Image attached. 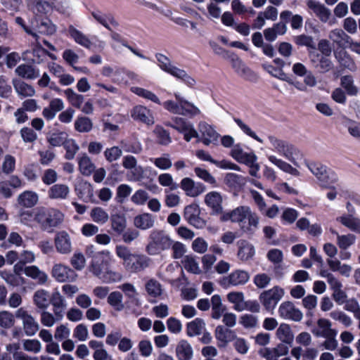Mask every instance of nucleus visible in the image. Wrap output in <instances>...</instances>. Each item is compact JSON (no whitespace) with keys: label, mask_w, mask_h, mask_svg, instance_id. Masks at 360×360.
I'll use <instances>...</instances> for the list:
<instances>
[{"label":"nucleus","mask_w":360,"mask_h":360,"mask_svg":"<svg viewBox=\"0 0 360 360\" xmlns=\"http://www.w3.org/2000/svg\"><path fill=\"white\" fill-rule=\"evenodd\" d=\"M289 347L283 343H279L276 347H265L259 351L260 355L266 360H278L280 356L288 354Z\"/></svg>","instance_id":"9b49d317"},{"label":"nucleus","mask_w":360,"mask_h":360,"mask_svg":"<svg viewBox=\"0 0 360 360\" xmlns=\"http://www.w3.org/2000/svg\"><path fill=\"white\" fill-rule=\"evenodd\" d=\"M150 238L151 241L146 246V252L150 255L168 250L172 245V240L169 236L161 231L152 232Z\"/></svg>","instance_id":"7ed1b4c3"},{"label":"nucleus","mask_w":360,"mask_h":360,"mask_svg":"<svg viewBox=\"0 0 360 360\" xmlns=\"http://www.w3.org/2000/svg\"><path fill=\"white\" fill-rule=\"evenodd\" d=\"M232 217L233 222L238 223L245 233L252 234L258 227L259 218L248 206H239L233 210Z\"/></svg>","instance_id":"f257e3e1"},{"label":"nucleus","mask_w":360,"mask_h":360,"mask_svg":"<svg viewBox=\"0 0 360 360\" xmlns=\"http://www.w3.org/2000/svg\"><path fill=\"white\" fill-rule=\"evenodd\" d=\"M70 263L76 270L80 271L85 266L86 259L82 253L77 252L72 255Z\"/></svg>","instance_id":"774afa93"},{"label":"nucleus","mask_w":360,"mask_h":360,"mask_svg":"<svg viewBox=\"0 0 360 360\" xmlns=\"http://www.w3.org/2000/svg\"><path fill=\"white\" fill-rule=\"evenodd\" d=\"M284 290L279 286L264 290L259 295V300L264 309L272 311L284 295Z\"/></svg>","instance_id":"20e7f679"},{"label":"nucleus","mask_w":360,"mask_h":360,"mask_svg":"<svg viewBox=\"0 0 360 360\" xmlns=\"http://www.w3.org/2000/svg\"><path fill=\"white\" fill-rule=\"evenodd\" d=\"M276 338L284 345L291 344L294 340V334L290 325L287 323H281L278 326L276 332Z\"/></svg>","instance_id":"a878e982"},{"label":"nucleus","mask_w":360,"mask_h":360,"mask_svg":"<svg viewBox=\"0 0 360 360\" xmlns=\"http://www.w3.org/2000/svg\"><path fill=\"white\" fill-rule=\"evenodd\" d=\"M62 319H58L55 314H51L46 309L43 310L40 314L41 323L46 327H52L56 321L61 320Z\"/></svg>","instance_id":"e2e57ef3"},{"label":"nucleus","mask_w":360,"mask_h":360,"mask_svg":"<svg viewBox=\"0 0 360 360\" xmlns=\"http://www.w3.org/2000/svg\"><path fill=\"white\" fill-rule=\"evenodd\" d=\"M319 330H314L313 333L317 337L326 338L332 334L337 333V330L332 328L331 322L326 319H319L317 321Z\"/></svg>","instance_id":"cd10ccee"},{"label":"nucleus","mask_w":360,"mask_h":360,"mask_svg":"<svg viewBox=\"0 0 360 360\" xmlns=\"http://www.w3.org/2000/svg\"><path fill=\"white\" fill-rule=\"evenodd\" d=\"M232 68L240 77L250 79L255 76L254 72L236 55L229 56Z\"/></svg>","instance_id":"f3484780"},{"label":"nucleus","mask_w":360,"mask_h":360,"mask_svg":"<svg viewBox=\"0 0 360 360\" xmlns=\"http://www.w3.org/2000/svg\"><path fill=\"white\" fill-rule=\"evenodd\" d=\"M131 91L139 96H142L146 99L150 100L155 103H160L158 97L150 91L140 87H133L131 88Z\"/></svg>","instance_id":"052dcab7"},{"label":"nucleus","mask_w":360,"mask_h":360,"mask_svg":"<svg viewBox=\"0 0 360 360\" xmlns=\"http://www.w3.org/2000/svg\"><path fill=\"white\" fill-rule=\"evenodd\" d=\"M205 323L201 319H195L187 324V335L189 337L199 335L205 330Z\"/></svg>","instance_id":"a19ab883"},{"label":"nucleus","mask_w":360,"mask_h":360,"mask_svg":"<svg viewBox=\"0 0 360 360\" xmlns=\"http://www.w3.org/2000/svg\"><path fill=\"white\" fill-rule=\"evenodd\" d=\"M174 97L176 101H179L181 102V115L192 117L201 113V110L198 106H196L194 103L184 99L179 94H174Z\"/></svg>","instance_id":"a211bd4d"},{"label":"nucleus","mask_w":360,"mask_h":360,"mask_svg":"<svg viewBox=\"0 0 360 360\" xmlns=\"http://www.w3.org/2000/svg\"><path fill=\"white\" fill-rule=\"evenodd\" d=\"M79 198L84 199L85 201H92L94 198V188L92 185L84 181L78 185L76 188Z\"/></svg>","instance_id":"ea45409f"},{"label":"nucleus","mask_w":360,"mask_h":360,"mask_svg":"<svg viewBox=\"0 0 360 360\" xmlns=\"http://www.w3.org/2000/svg\"><path fill=\"white\" fill-rule=\"evenodd\" d=\"M64 214L57 209H48L44 207L36 208L34 221L44 231H48L62 224Z\"/></svg>","instance_id":"f03ea898"},{"label":"nucleus","mask_w":360,"mask_h":360,"mask_svg":"<svg viewBox=\"0 0 360 360\" xmlns=\"http://www.w3.org/2000/svg\"><path fill=\"white\" fill-rule=\"evenodd\" d=\"M70 194V188L63 184H57L52 186L48 195L52 200H65Z\"/></svg>","instance_id":"393cba45"},{"label":"nucleus","mask_w":360,"mask_h":360,"mask_svg":"<svg viewBox=\"0 0 360 360\" xmlns=\"http://www.w3.org/2000/svg\"><path fill=\"white\" fill-rule=\"evenodd\" d=\"M93 253V251L89 252V255L92 257L90 271H91L95 276H99L103 271L102 263H101L98 260L99 254Z\"/></svg>","instance_id":"0e129e2a"},{"label":"nucleus","mask_w":360,"mask_h":360,"mask_svg":"<svg viewBox=\"0 0 360 360\" xmlns=\"http://www.w3.org/2000/svg\"><path fill=\"white\" fill-rule=\"evenodd\" d=\"M134 120L141 122L147 125L154 124V118L150 110L142 105H137L131 111Z\"/></svg>","instance_id":"dca6fc26"},{"label":"nucleus","mask_w":360,"mask_h":360,"mask_svg":"<svg viewBox=\"0 0 360 360\" xmlns=\"http://www.w3.org/2000/svg\"><path fill=\"white\" fill-rule=\"evenodd\" d=\"M307 4L321 21L326 22L329 20L331 15L330 11L325 6L314 0H309Z\"/></svg>","instance_id":"5701e85b"},{"label":"nucleus","mask_w":360,"mask_h":360,"mask_svg":"<svg viewBox=\"0 0 360 360\" xmlns=\"http://www.w3.org/2000/svg\"><path fill=\"white\" fill-rule=\"evenodd\" d=\"M50 303L53 308V313L58 319H63L64 310L66 307V304L63 297L58 291L52 293L51 296L49 295Z\"/></svg>","instance_id":"412c9836"},{"label":"nucleus","mask_w":360,"mask_h":360,"mask_svg":"<svg viewBox=\"0 0 360 360\" xmlns=\"http://www.w3.org/2000/svg\"><path fill=\"white\" fill-rule=\"evenodd\" d=\"M33 302L38 309H46L50 304L49 292L44 289L37 290L34 293Z\"/></svg>","instance_id":"c756f323"},{"label":"nucleus","mask_w":360,"mask_h":360,"mask_svg":"<svg viewBox=\"0 0 360 360\" xmlns=\"http://www.w3.org/2000/svg\"><path fill=\"white\" fill-rule=\"evenodd\" d=\"M15 72L20 77L26 79H34L39 75L38 70H36L32 66L28 65H20L16 70Z\"/></svg>","instance_id":"49530a36"},{"label":"nucleus","mask_w":360,"mask_h":360,"mask_svg":"<svg viewBox=\"0 0 360 360\" xmlns=\"http://www.w3.org/2000/svg\"><path fill=\"white\" fill-rule=\"evenodd\" d=\"M181 188L185 191L186 195L192 198L200 195L205 191V187L202 184H195L193 179L188 177L181 180Z\"/></svg>","instance_id":"f8f14e48"},{"label":"nucleus","mask_w":360,"mask_h":360,"mask_svg":"<svg viewBox=\"0 0 360 360\" xmlns=\"http://www.w3.org/2000/svg\"><path fill=\"white\" fill-rule=\"evenodd\" d=\"M31 23L32 27L42 34L52 35L56 31V25L49 19L42 20L38 23V20L35 18Z\"/></svg>","instance_id":"b1692460"},{"label":"nucleus","mask_w":360,"mask_h":360,"mask_svg":"<svg viewBox=\"0 0 360 360\" xmlns=\"http://www.w3.org/2000/svg\"><path fill=\"white\" fill-rule=\"evenodd\" d=\"M54 246L61 255H69L72 251V241L70 234L66 231H59L54 236Z\"/></svg>","instance_id":"0eeeda50"},{"label":"nucleus","mask_w":360,"mask_h":360,"mask_svg":"<svg viewBox=\"0 0 360 360\" xmlns=\"http://www.w3.org/2000/svg\"><path fill=\"white\" fill-rule=\"evenodd\" d=\"M122 295L121 292L115 291L108 297V302L111 305L115 310L122 311L124 308V305L122 302Z\"/></svg>","instance_id":"5fc2aeb1"},{"label":"nucleus","mask_w":360,"mask_h":360,"mask_svg":"<svg viewBox=\"0 0 360 360\" xmlns=\"http://www.w3.org/2000/svg\"><path fill=\"white\" fill-rule=\"evenodd\" d=\"M150 160L153 162L155 167L162 170L169 169L172 165V160L168 154H165L163 156L158 157Z\"/></svg>","instance_id":"680f3d73"},{"label":"nucleus","mask_w":360,"mask_h":360,"mask_svg":"<svg viewBox=\"0 0 360 360\" xmlns=\"http://www.w3.org/2000/svg\"><path fill=\"white\" fill-rule=\"evenodd\" d=\"M115 252L117 256L123 260V265L126 269L128 264L131 262L135 254L131 253L129 249L124 245H117Z\"/></svg>","instance_id":"864d4df0"},{"label":"nucleus","mask_w":360,"mask_h":360,"mask_svg":"<svg viewBox=\"0 0 360 360\" xmlns=\"http://www.w3.org/2000/svg\"><path fill=\"white\" fill-rule=\"evenodd\" d=\"M175 355L177 360H191L193 349L191 343L186 340H180L175 348Z\"/></svg>","instance_id":"4468645a"},{"label":"nucleus","mask_w":360,"mask_h":360,"mask_svg":"<svg viewBox=\"0 0 360 360\" xmlns=\"http://www.w3.org/2000/svg\"><path fill=\"white\" fill-rule=\"evenodd\" d=\"M250 279V274L245 270L238 269L233 271L227 276H224L220 281L222 286L229 287L230 285H244Z\"/></svg>","instance_id":"1a4fd4ad"},{"label":"nucleus","mask_w":360,"mask_h":360,"mask_svg":"<svg viewBox=\"0 0 360 360\" xmlns=\"http://www.w3.org/2000/svg\"><path fill=\"white\" fill-rule=\"evenodd\" d=\"M255 254L254 247L246 241H240L238 256L243 261L250 259Z\"/></svg>","instance_id":"de8ad7c7"},{"label":"nucleus","mask_w":360,"mask_h":360,"mask_svg":"<svg viewBox=\"0 0 360 360\" xmlns=\"http://www.w3.org/2000/svg\"><path fill=\"white\" fill-rule=\"evenodd\" d=\"M32 9L37 15L46 14L53 7V4L45 0H30Z\"/></svg>","instance_id":"4c0bfd02"},{"label":"nucleus","mask_w":360,"mask_h":360,"mask_svg":"<svg viewBox=\"0 0 360 360\" xmlns=\"http://www.w3.org/2000/svg\"><path fill=\"white\" fill-rule=\"evenodd\" d=\"M13 84L16 92L20 96L29 97L34 96L35 94L34 88L22 81L13 79Z\"/></svg>","instance_id":"37998d69"},{"label":"nucleus","mask_w":360,"mask_h":360,"mask_svg":"<svg viewBox=\"0 0 360 360\" xmlns=\"http://www.w3.org/2000/svg\"><path fill=\"white\" fill-rule=\"evenodd\" d=\"M309 169L317 177L322 186H327L329 177L326 167L319 162H311L307 165Z\"/></svg>","instance_id":"aec40b11"},{"label":"nucleus","mask_w":360,"mask_h":360,"mask_svg":"<svg viewBox=\"0 0 360 360\" xmlns=\"http://www.w3.org/2000/svg\"><path fill=\"white\" fill-rule=\"evenodd\" d=\"M205 202L209 206L214 214H222V197L216 191L208 193L205 197Z\"/></svg>","instance_id":"4be33fe9"},{"label":"nucleus","mask_w":360,"mask_h":360,"mask_svg":"<svg viewBox=\"0 0 360 360\" xmlns=\"http://www.w3.org/2000/svg\"><path fill=\"white\" fill-rule=\"evenodd\" d=\"M181 262L184 269L191 273L199 274L202 271L198 262L193 256H185Z\"/></svg>","instance_id":"8fccbe9b"},{"label":"nucleus","mask_w":360,"mask_h":360,"mask_svg":"<svg viewBox=\"0 0 360 360\" xmlns=\"http://www.w3.org/2000/svg\"><path fill=\"white\" fill-rule=\"evenodd\" d=\"M74 127L77 131L86 133L92 129L93 123L90 118L81 116L76 119Z\"/></svg>","instance_id":"a18cd8bd"},{"label":"nucleus","mask_w":360,"mask_h":360,"mask_svg":"<svg viewBox=\"0 0 360 360\" xmlns=\"http://www.w3.org/2000/svg\"><path fill=\"white\" fill-rule=\"evenodd\" d=\"M330 316L335 321H339L345 326L348 327L351 325V319L346 315L343 311L335 310L330 313Z\"/></svg>","instance_id":"69168bd1"},{"label":"nucleus","mask_w":360,"mask_h":360,"mask_svg":"<svg viewBox=\"0 0 360 360\" xmlns=\"http://www.w3.org/2000/svg\"><path fill=\"white\" fill-rule=\"evenodd\" d=\"M147 294L151 297H159L163 293L162 284L155 278L149 279L145 284Z\"/></svg>","instance_id":"72a5a7b5"},{"label":"nucleus","mask_w":360,"mask_h":360,"mask_svg":"<svg viewBox=\"0 0 360 360\" xmlns=\"http://www.w3.org/2000/svg\"><path fill=\"white\" fill-rule=\"evenodd\" d=\"M52 276L58 282H74L77 278L75 271L63 264H56L51 270Z\"/></svg>","instance_id":"6e6552de"},{"label":"nucleus","mask_w":360,"mask_h":360,"mask_svg":"<svg viewBox=\"0 0 360 360\" xmlns=\"http://www.w3.org/2000/svg\"><path fill=\"white\" fill-rule=\"evenodd\" d=\"M279 316L284 319H289L296 322L302 319L303 314L296 308L295 304L290 301L282 302L278 307Z\"/></svg>","instance_id":"9d476101"},{"label":"nucleus","mask_w":360,"mask_h":360,"mask_svg":"<svg viewBox=\"0 0 360 360\" xmlns=\"http://www.w3.org/2000/svg\"><path fill=\"white\" fill-rule=\"evenodd\" d=\"M24 272L27 276L37 280L40 284H44L47 281V275L36 266H26Z\"/></svg>","instance_id":"e433bc0d"},{"label":"nucleus","mask_w":360,"mask_h":360,"mask_svg":"<svg viewBox=\"0 0 360 360\" xmlns=\"http://www.w3.org/2000/svg\"><path fill=\"white\" fill-rule=\"evenodd\" d=\"M38 200V195L35 192L26 191L18 196V203L22 207H32L37 203Z\"/></svg>","instance_id":"2f4dec72"},{"label":"nucleus","mask_w":360,"mask_h":360,"mask_svg":"<svg viewBox=\"0 0 360 360\" xmlns=\"http://www.w3.org/2000/svg\"><path fill=\"white\" fill-rule=\"evenodd\" d=\"M134 226L140 229H150L154 225V219L151 214L144 213L136 216L134 220Z\"/></svg>","instance_id":"58836bf2"},{"label":"nucleus","mask_w":360,"mask_h":360,"mask_svg":"<svg viewBox=\"0 0 360 360\" xmlns=\"http://www.w3.org/2000/svg\"><path fill=\"white\" fill-rule=\"evenodd\" d=\"M153 132L158 138V142L159 144L167 146L171 143L172 139L169 132L162 127L159 125L156 126Z\"/></svg>","instance_id":"6e6d98bb"},{"label":"nucleus","mask_w":360,"mask_h":360,"mask_svg":"<svg viewBox=\"0 0 360 360\" xmlns=\"http://www.w3.org/2000/svg\"><path fill=\"white\" fill-rule=\"evenodd\" d=\"M78 168L84 176H90L95 171L96 166L91 159L86 153L78 158Z\"/></svg>","instance_id":"bb28decb"},{"label":"nucleus","mask_w":360,"mask_h":360,"mask_svg":"<svg viewBox=\"0 0 360 360\" xmlns=\"http://www.w3.org/2000/svg\"><path fill=\"white\" fill-rule=\"evenodd\" d=\"M156 58L158 62L159 67L164 71L174 75V72L179 70L178 68L174 67L172 65L170 60L162 54H157Z\"/></svg>","instance_id":"09e8293b"},{"label":"nucleus","mask_w":360,"mask_h":360,"mask_svg":"<svg viewBox=\"0 0 360 360\" xmlns=\"http://www.w3.org/2000/svg\"><path fill=\"white\" fill-rule=\"evenodd\" d=\"M198 129V137H197V141L198 142H202L205 146L217 143L219 134L211 125L205 122H200Z\"/></svg>","instance_id":"423d86ee"},{"label":"nucleus","mask_w":360,"mask_h":360,"mask_svg":"<svg viewBox=\"0 0 360 360\" xmlns=\"http://www.w3.org/2000/svg\"><path fill=\"white\" fill-rule=\"evenodd\" d=\"M68 32L70 37L74 39V41L86 48L90 49L92 44L91 41L89 39V37L85 35L84 33L77 30L74 26L70 25L68 28Z\"/></svg>","instance_id":"7c9ffc66"},{"label":"nucleus","mask_w":360,"mask_h":360,"mask_svg":"<svg viewBox=\"0 0 360 360\" xmlns=\"http://www.w3.org/2000/svg\"><path fill=\"white\" fill-rule=\"evenodd\" d=\"M216 339L219 341V347H225L230 341L235 339V333L231 329L226 328L223 326H218L214 330Z\"/></svg>","instance_id":"6ab92c4d"},{"label":"nucleus","mask_w":360,"mask_h":360,"mask_svg":"<svg viewBox=\"0 0 360 360\" xmlns=\"http://www.w3.org/2000/svg\"><path fill=\"white\" fill-rule=\"evenodd\" d=\"M122 154V150L117 146H113L107 148L104 152V155L106 160L111 162L118 160Z\"/></svg>","instance_id":"338daca9"},{"label":"nucleus","mask_w":360,"mask_h":360,"mask_svg":"<svg viewBox=\"0 0 360 360\" xmlns=\"http://www.w3.org/2000/svg\"><path fill=\"white\" fill-rule=\"evenodd\" d=\"M66 153L65 158L67 160L74 159L76 153L78 152L79 147L73 139H67L63 145Z\"/></svg>","instance_id":"4d7b16f0"},{"label":"nucleus","mask_w":360,"mask_h":360,"mask_svg":"<svg viewBox=\"0 0 360 360\" xmlns=\"http://www.w3.org/2000/svg\"><path fill=\"white\" fill-rule=\"evenodd\" d=\"M66 98L71 105L80 109L84 101V96L77 94L72 89H68L64 91Z\"/></svg>","instance_id":"3c124183"},{"label":"nucleus","mask_w":360,"mask_h":360,"mask_svg":"<svg viewBox=\"0 0 360 360\" xmlns=\"http://www.w3.org/2000/svg\"><path fill=\"white\" fill-rule=\"evenodd\" d=\"M332 233L337 236V243L341 249H347L349 246L353 244L355 240L354 235H339L335 231H332Z\"/></svg>","instance_id":"13d9d810"},{"label":"nucleus","mask_w":360,"mask_h":360,"mask_svg":"<svg viewBox=\"0 0 360 360\" xmlns=\"http://www.w3.org/2000/svg\"><path fill=\"white\" fill-rule=\"evenodd\" d=\"M90 216L94 222L101 224H105L109 219L107 212L100 207H94L90 212Z\"/></svg>","instance_id":"603ef678"},{"label":"nucleus","mask_w":360,"mask_h":360,"mask_svg":"<svg viewBox=\"0 0 360 360\" xmlns=\"http://www.w3.org/2000/svg\"><path fill=\"white\" fill-rule=\"evenodd\" d=\"M275 150L280 155L285 157L287 160L294 162L295 155L298 152L292 146L286 143L281 140H276L274 143Z\"/></svg>","instance_id":"2eb2a0df"},{"label":"nucleus","mask_w":360,"mask_h":360,"mask_svg":"<svg viewBox=\"0 0 360 360\" xmlns=\"http://www.w3.org/2000/svg\"><path fill=\"white\" fill-rule=\"evenodd\" d=\"M17 319L20 320L24 333L27 336H33L39 330V324L28 311L21 307L15 313Z\"/></svg>","instance_id":"39448f33"},{"label":"nucleus","mask_w":360,"mask_h":360,"mask_svg":"<svg viewBox=\"0 0 360 360\" xmlns=\"http://www.w3.org/2000/svg\"><path fill=\"white\" fill-rule=\"evenodd\" d=\"M150 264V259L146 255L135 254L131 262L128 264L126 270L137 273L148 268Z\"/></svg>","instance_id":"ddd939ff"},{"label":"nucleus","mask_w":360,"mask_h":360,"mask_svg":"<svg viewBox=\"0 0 360 360\" xmlns=\"http://www.w3.org/2000/svg\"><path fill=\"white\" fill-rule=\"evenodd\" d=\"M248 179L241 175H238L233 173H229L225 176L226 184L235 188H241L247 183Z\"/></svg>","instance_id":"79ce46f5"},{"label":"nucleus","mask_w":360,"mask_h":360,"mask_svg":"<svg viewBox=\"0 0 360 360\" xmlns=\"http://www.w3.org/2000/svg\"><path fill=\"white\" fill-rule=\"evenodd\" d=\"M268 159L272 164L278 167L283 172L289 173L294 176L300 175V172L296 168L292 167L290 164L287 163L286 162L282 160L280 158H278L276 155H269Z\"/></svg>","instance_id":"f704fd0d"},{"label":"nucleus","mask_w":360,"mask_h":360,"mask_svg":"<svg viewBox=\"0 0 360 360\" xmlns=\"http://www.w3.org/2000/svg\"><path fill=\"white\" fill-rule=\"evenodd\" d=\"M287 82L302 92H307L308 88H313L317 84L316 78L311 72L307 74L304 79V84L300 82H293L292 80H287Z\"/></svg>","instance_id":"c85d7f7f"},{"label":"nucleus","mask_w":360,"mask_h":360,"mask_svg":"<svg viewBox=\"0 0 360 360\" xmlns=\"http://www.w3.org/2000/svg\"><path fill=\"white\" fill-rule=\"evenodd\" d=\"M111 229L117 234H122L127 227V220L124 214L115 213L110 217Z\"/></svg>","instance_id":"473e14b6"},{"label":"nucleus","mask_w":360,"mask_h":360,"mask_svg":"<svg viewBox=\"0 0 360 360\" xmlns=\"http://www.w3.org/2000/svg\"><path fill=\"white\" fill-rule=\"evenodd\" d=\"M229 302L234 304L233 309L238 311H243L245 302L244 294L242 292H231L227 295Z\"/></svg>","instance_id":"c03bdc74"},{"label":"nucleus","mask_w":360,"mask_h":360,"mask_svg":"<svg viewBox=\"0 0 360 360\" xmlns=\"http://www.w3.org/2000/svg\"><path fill=\"white\" fill-rule=\"evenodd\" d=\"M15 323L13 315L8 311H0V327L5 329L11 328Z\"/></svg>","instance_id":"bf43d9fd"},{"label":"nucleus","mask_w":360,"mask_h":360,"mask_svg":"<svg viewBox=\"0 0 360 360\" xmlns=\"http://www.w3.org/2000/svg\"><path fill=\"white\" fill-rule=\"evenodd\" d=\"M212 318L219 319L226 311V307L222 304L221 297L215 295L211 298Z\"/></svg>","instance_id":"c9c22d12"}]
</instances>
